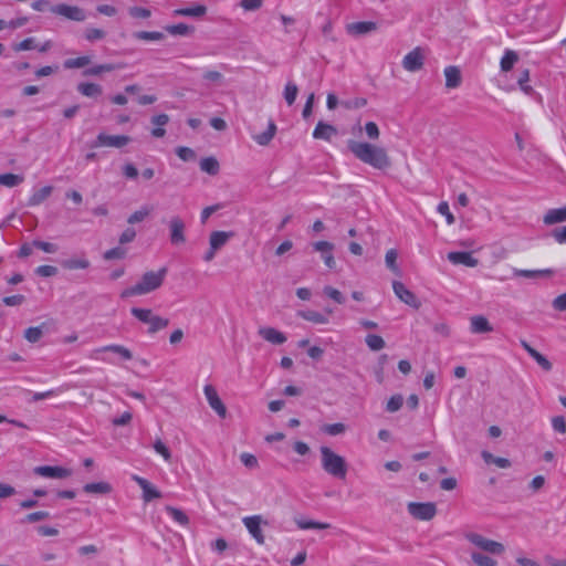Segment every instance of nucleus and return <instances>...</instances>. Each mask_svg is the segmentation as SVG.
<instances>
[{"label": "nucleus", "mask_w": 566, "mask_h": 566, "mask_svg": "<svg viewBox=\"0 0 566 566\" xmlns=\"http://www.w3.org/2000/svg\"><path fill=\"white\" fill-rule=\"evenodd\" d=\"M98 352H112L118 354L125 360L133 358L132 352L122 345H107L98 349Z\"/></svg>", "instance_id": "39"}, {"label": "nucleus", "mask_w": 566, "mask_h": 566, "mask_svg": "<svg viewBox=\"0 0 566 566\" xmlns=\"http://www.w3.org/2000/svg\"><path fill=\"white\" fill-rule=\"evenodd\" d=\"M83 491L88 494H109L113 491V486L108 482H93L87 483L83 486Z\"/></svg>", "instance_id": "26"}, {"label": "nucleus", "mask_w": 566, "mask_h": 566, "mask_svg": "<svg viewBox=\"0 0 566 566\" xmlns=\"http://www.w3.org/2000/svg\"><path fill=\"white\" fill-rule=\"evenodd\" d=\"M481 457L486 464H495L497 468L507 469L512 465L511 461L506 458L495 457L491 452L483 450Z\"/></svg>", "instance_id": "29"}, {"label": "nucleus", "mask_w": 566, "mask_h": 566, "mask_svg": "<svg viewBox=\"0 0 566 566\" xmlns=\"http://www.w3.org/2000/svg\"><path fill=\"white\" fill-rule=\"evenodd\" d=\"M167 271L166 266L157 271H148L143 276V283H161L166 279Z\"/></svg>", "instance_id": "33"}, {"label": "nucleus", "mask_w": 566, "mask_h": 566, "mask_svg": "<svg viewBox=\"0 0 566 566\" xmlns=\"http://www.w3.org/2000/svg\"><path fill=\"white\" fill-rule=\"evenodd\" d=\"M554 270H514V279H525L535 281H547L554 277Z\"/></svg>", "instance_id": "11"}, {"label": "nucleus", "mask_w": 566, "mask_h": 566, "mask_svg": "<svg viewBox=\"0 0 566 566\" xmlns=\"http://www.w3.org/2000/svg\"><path fill=\"white\" fill-rule=\"evenodd\" d=\"M91 57L85 55V56H78V57H75V59H67L64 61V67L65 69H81V67H84L86 65H88L91 63Z\"/></svg>", "instance_id": "45"}, {"label": "nucleus", "mask_w": 566, "mask_h": 566, "mask_svg": "<svg viewBox=\"0 0 566 566\" xmlns=\"http://www.w3.org/2000/svg\"><path fill=\"white\" fill-rule=\"evenodd\" d=\"M470 329L473 334L491 333L493 327L482 315H475L470 318Z\"/></svg>", "instance_id": "24"}, {"label": "nucleus", "mask_w": 566, "mask_h": 566, "mask_svg": "<svg viewBox=\"0 0 566 566\" xmlns=\"http://www.w3.org/2000/svg\"><path fill=\"white\" fill-rule=\"evenodd\" d=\"M365 342L369 349L374 352L382 349L386 345L384 338L375 334L367 335Z\"/></svg>", "instance_id": "46"}, {"label": "nucleus", "mask_w": 566, "mask_h": 566, "mask_svg": "<svg viewBox=\"0 0 566 566\" xmlns=\"http://www.w3.org/2000/svg\"><path fill=\"white\" fill-rule=\"evenodd\" d=\"M447 258L454 265H464L468 268H474L479 264V260L475 259L471 252H462V251L449 252Z\"/></svg>", "instance_id": "15"}, {"label": "nucleus", "mask_w": 566, "mask_h": 566, "mask_svg": "<svg viewBox=\"0 0 566 566\" xmlns=\"http://www.w3.org/2000/svg\"><path fill=\"white\" fill-rule=\"evenodd\" d=\"M365 132L369 139L376 140L379 138L380 132L375 122H368L365 124Z\"/></svg>", "instance_id": "62"}, {"label": "nucleus", "mask_w": 566, "mask_h": 566, "mask_svg": "<svg viewBox=\"0 0 566 566\" xmlns=\"http://www.w3.org/2000/svg\"><path fill=\"white\" fill-rule=\"evenodd\" d=\"M43 335L42 328L40 326L29 327L24 332V337L30 343H36L41 339Z\"/></svg>", "instance_id": "55"}, {"label": "nucleus", "mask_w": 566, "mask_h": 566, "mask_svg": "<svg viewBox=\"0 0 566 566\" xmlns=\"http://www.w3.org/2000/svg\"><path fill=\"white\" fill-rule=\"evenodd\" d=\"M402 403H403L402 396L401 395H395V396H392L388 400L386 409L389 412H396V411H398L401 408Z\"/></svg>", "instance_id": "58"}, {"label": "nucleus", "mask_w": 566, "mask_h": 566, "mask_svg": "<svg viewBox=\"0 0 566 566\" xmlns=\"http://www.w3.org/2000/svg\"><path fill=\"white\" fill-rule=\"evenodd\" d=\"M51 12L54 14L64 17L72 21H84L86 19V14L83 9L76 6L69 4H56L51 7Z\"/></svg>", "instance_id": "9"}, {"label": "nucleus", "mask_w": 566, "mask_h": 566, "mask_svg": "<svg viewBox=\"0 0 566 566\" xmlns=\"http://www.w3.org/2000/svg\"><path fill=\"white\" fill-rule=\"evenodd\" d=\"M132 314L140 322L148 324L149 325L148 332L151 334L166 328L169 324L168 318L154 315L151 310H148V308L133 307Z\"/></svg>", "instance_id": "3"}, {"label": "nucleus", "mask_w": 566, "mask_h": 566, "mask_svg": "<svg viewBox=\"0 0 566 566\" xmlns=\"http://www.w3.org/2000/svg\"><path fill=\"white\" fill-rule=\"evenodd\" d=\"M34 473L43 478L65 479L72 474V471L62 467L41 465L34 468Z\"/></svg>", "instance_id": "13"}, {"label": "nucleus", "mask_w": 566, "mask_h": 566, "mask_svg": "<svg viewBox=\"0 0 566 566\" xmlns=\"http://www.w3.org/2000/svg\"><path fill=\"white\" fill-rule=\"evenodd\" d=\"M522 347L527 352V354L544 369L545 371H549L553 368L552 363L539 352L533 348L526 340H521Z\"/></svg>", "instance_id": "19"}, {"label": "nucleus", "mask_w": 566, "mask_h": 566, "mask_svg": "<svg viewBox=\"0 0 566 566\" xmlns=\"http://www.w3.org/2000/svg\"><path fill=\"white\" fill-rule=\"evenodd\" d=\"M549 235L559 244L566 243V226L553 229Z\"/></svg>", "instance_id": "60"}, {"label": "nucleus", "mask_w": 566, "mask_h": 566, "mask_svg": "<svg viewBox=\"0 0 566 566\" xmlns=\"http://www.w3.org/2000/svg\"><path fill=\"white\" fill-rule=\"evenodd\" d=\"M397 259H398V253L395 249H390L386 252V255H385V263H386V266L391 271L394 272L395 274H398L400 273V270H399V266L397 264Z\"/></svg>", "instance_id": "42"}, {"label": "nucleus", "mask_w": 566, "mask_h": 566, "mask_svg": "<svg viewBox=\"0 0 566 566\" xmlns=\"http://www.w3.org/2000/svg\"><path fill=\"white\" fill-rule=\"evenodd\" d=\"M77 91L86 97H98L103 93L101 85L96 83L84 82L77 85Z\"/></svg>", "instance_id": "27"}, {"label": "nucleus", "mask_w": 566, "mask_h": 566, "mask_svg": "<svg viewBox=\"0 0 566 566\" xmlns=\"http://www.w3.org/2000/svg\"><path fill=\"white\" fill-rule=\"evenodd\" d=\"M259 335L266 342L275 345H281L286 342V336L273 327L259 328Z\"/></svg>", "instance_id": "21"}, {"label": "nucleus", "mask_w": 566, "mask_h": 566, "mask_svg": "<svg viewBox=\"0 0 566 566\" xmlns=\"http://www.w3.org/2000/svg\"><path fill=\"white\" fill-rule=\"evenodd\" d=\"M105 31L97 28H88L84 33L85 39L90 42L102 40L105 38Z\"/></svg>", "instance_id": "54"}, {"label": "nucleus", "mask_w": 566, "mask_h": 566, "mask_svg": "<svg viewBox=\"0 0 566 566\" xmlns=\"http://www.w3.org/2000/svg\"><path fill=\"white\" fill-rule=\"evenodd\" d=\"M151 212V209L149 207H142L139 210L135 211L128 217L127 222L129 224L142 222L144 219H146L149 213Z\"/></svg>", "instance_id": "50"}, {"label": "nucleus", "mask_w": 566, "mask_h": 566, "mask_svg": "<svg viewBox=\"0 0 566 566\" xmlns=\"http://www.w3.org/2000/svg\"><path fill=\"white\" fill-rule=\"evenodd\" d=\"M517 60H518V56L514 51H511V50L506 51L504 56L501 60L502 71H504V72L510 71L513 67V65L517 62Z\"/></svg>", "instance_id": "47"}, {"label": "nucleus", "mask_w": 566, "mask_h": 566, "mask_svg": "<svg viewBox=\"0 0 566 566\" xmlns=\"http://www.w3.org/2000/svg\"><path fill=\"white\" fill-rule=\"evenodd\" d=\"M132 479L143 490V500L145 502H150L155 499L161 497V493L148 480H146L139 475H133Z\"/></svg>", "instance_id": "16"}, {"label": "nucleus", "mask_w": 566, "mask_h": 566, "mask_svg": "<svg viewBox=\"0 0 566 566\" xmlns=\"http://www.w3.org/2000/svg\"><path fill=\"white\" fill-rule=\"evenodd\" d=\"M130 143V137L126 135H107L99 133L96 139L92 144V147H111V148H123Z\"/></svg>", "instance_id": "7"}, {"label": "nucleus", "mask_w": 566, "mask_h": 566, "mask_svg": "<svg viewBox=\"0 0 566 566\" xmlns=\"http://www.w3.org/2000/svg\"><path fill=\"white\" fill-rule=\"evenodd\" d=\"M530 82V71L527 69H524L523 71H521L520 73V76L517 78V84L520 86V88L527 95H531L533 94L534 90L533 87L528 84Z\"/></svg>", "instance_id": "44"}, {"label": "nucleus", "mask_w": 566, "mask_h": 566, "mask_svg": "<svg viewBox=\"0 0 566 566\" xmlns=\"http://www.w3.org/2000/svg\"><path fill=\"white\" fill-rule=\"evenodd\" d=\"M553 429L562 434L566 432V420L563 416H556L552 419Z\"/></svg>", "instance_id": "64"}, {"label": "nucleus", "mask_w": 566, "mask_h": 566, "mask_svg": "<svg viewBox=\"0 0 566 566\" xmlns=\"http://www.w3.org/2000/svg\"><path fill=\"white\" fill-rule=\"evenodd\" d=\"M446 77V87L453 90L458 88L462 83V74L459 66L449 65L443 71Z\"/></svg>", "instance_id": "17"}, {"label": "nucleus", "mask_w": 566, "mask_h": 566, "mask_svg": "<svg viewBox=\"0 0 566 566\" xmlns=\"http://www.w3.org/2000/svg\"><path fill=\"white\" fill-rule=\"evenodd\" d=\"M298 316L315 324H326L328 322L325 315L315 311H301L298 312Z\"/></svg>", "instance_id": "38"}, {"label": "nucleus", "mask_w": 566, "mask_h": 566, "mask_svg": "<svg viewBox=\"0 0 566 566\" xmlns=\"http://www.w3.org/2000/svg\"><path fill=\"white\" fill-rule=\"evenodd\" d=\"M202 78L209 83L221 85L224 81V76L219 71L209 70L202 74Z\"/></svg>", "instance_id": "52"}, {"label": "nucleus", "mask_w": 566, "mask_h": 566, "mask_svg": "<svg viewBox=\"0 0 566 566\" xmlns=\"http://www.w3.org/2000/svg\"><path fill=\"white\" fill-rule=\"evenodd\" d=\"M378 25L374 21L352 22L346 25V32L355 38L363 36L377 31Z\"/></svg>", "instance_id": "12"}, {"label": "nucleus", "mask_w": 566, "mask_h": 566, "mask_svg": "<svg viewBox=\"0 0 566 566\" xmlns=\"http://www.w3.org/2000/svg\"><path fill=\"white\" fill-rule=\"evenodd\" d=\"M126 255V249L122 248V247H116V248H113L111 250H107L105 253H104V259L105 260H114V259H124Z\"/></svg>", "instance_id": "59"}, {"label": "nucleus", "mask_w": 566, "mask_h": 566, "mask_svg": "<svg viewBox=\"0 0 566 566\" xmlns=\"http://www.w3.org/2000/svg\"><path fill=\"white\" fill-rule=\"evenodd\" d=\"M295 524L301 530H310V528L327 530L331 527V525L328 523L316 522V521L305 520V518H295Z\"/></svg>", "instance_id": "34"}, {"label": "nucleus", "mask_w": 566, "mask_h": 566, "mask_svg": "<svg viewBox=\"0 0 566 566\" xmlns=\"http://www.w3.org/2000/svg\"><path fill=\"white\" fill-rule=\"evenodd\" d=\"M24 180L23 176L14 174L0 175V185L12 188L19 186Z\"/></svg>", "instance_id": "41"}, {"label": "nucleus", "mask_w": 566, "mask_h": 566, "mask_svg": "<svg viewBox=\"0 0 566 566\" xmlns=\"http://www.w3.org/2000/svg\"><path fill=\"white\" fill-rule=\"evenodd\" d=\"M240 460L248 469H255L259 464L256 457L248 452L241 453Z\"/></svg>", "instance_id": "61"}, {"label": "nucleus", "mask_w": 566, "mask_h": 566, "mask_svg": "<svg viewBox=\"0 0 566 566\" xmlns=\"http://www.w3.org/2000/svg\"><path fill=\"white\" fill-rule=\"evenodd\" d=\"M337 135V129L331 124L318 122L314 132L313 137L315 139H323L329 142L334 136Z\"/></svg>", "instance_id": "20"}, {"label": "nucleus", "mask_w": 566, "mask_h": 566, "mask_svg": "<svg viewBox=\"0 0 566 566\" xmlns=\"http://www.w3.org/2000/svg\"><path fill=\"white\" fill-rule=\"evenodd\" d=\"M424 60V50L416 46L403 56L401 64L407 72L415 73L423 69Z\"/></svg>", "instance_id": "6"}, {"label": "nucleus", "mask_w": 566, "mask_h": 566, "mask_svg": "<svg viewBox=\"0 0 566 566\" xmlns=\"http://www.w3.org/2000/svg\"><path fill=\"white\" fill-rule=\"evenodd\" d=\"M158 285H133L120 293L122 298L145 295L153 292Z\"/></svg>", "instance_id": "28"}, {"label": "nucleus", "mask_w": 566, "mask_h": 566, "mask_svg": "<svg viewBox=\"0 0 566 566\" xmlns=\"http://www.w3.org/2000/svg\"><path fill=\"white\" fill-rule=\"evenodd\" d=\"M471 559L478 566H497V562L494 558L479 552H472Z\"/></svg>", "instance_id": "40"}, {"label": "nucleus", "mask_w": 566, "mask_h": 566, "mask_svg": "<svg viewBox=\"0 0 566 566\" xmlns=\"http://www.w3.org/2000/svg\"><path fill=\"white\" fill-rule=\"evenodd\" d=\"M154 449L158 454H160L164 458L166 462L171 461V452L160 439H157L154 442Z\"/></svg>", "instance_id": "53"}, {"label": "nucleus", "mask_w": 566, "mask_h": 566, "mask_svg": "<svg viewBox=\"0 0 566 566\" xmlns=\"http://www.w3.org/2000/svg\"><path fill=\"white\" fill-rule=\"evenodd\" d=\"M62 266L67 270H78L86 269L90 265V262L86 258H71L62 261Z\"/></svg>", "instance_id": "35"}, {"label": "nucleus", "mask_w": 566, "mask_h": 566, "mask_svg": "<svg viewBox=\"0 0 566 566\" xmlns=\"http://www.w3.org/2000/svg\"><path fill=\"white\" fill-rule=\"evenodd\" d=\"M244 526L247 527L250 535L256 541L258 544L263 545L265 542L264 534L261 525L268 524L261 515L245 516L242 518Z\"/></svg>", "instance_id": "8"}, {"label": "nucleus", "mask_w": 566, "mask_h": 566, "mask_svg": "<svg viewBox=\"0 0 566 566\" xmlns=\"http://www.w3.org/2000/svg\"><path fill=\"white\" fill-rule=\"evenodd\" d=\"M465 538L480 548L492 555H502L505 552V547L502 543L484 537L483 535L474 532L465 534Z\"/></svg>", "instance_id": "4"}, {"label": "nucleus", "mask_w": 566, "mask_h": 566, "mask_svg": "<svg viewBox=\"0 0 566 566\" xmlns=\"http://www.w3.org/2000/svg\"><path fill=\"white\" fill-rule=\"evenodd\" d=\"M207 13V7L200 3H196L189 8L176 9L174 15L176 17H191L201 18Z\"/></svg>", "instance_id": "25"}, {"label": "nucleus", "mask_w": 566, "mask_h": 566, "mask_svg": "<svg viewBox=\"0 0 566 566\" xmlns=\"http://www.w3.org/2000/svg\"><path fill=\"white\" fill-rule=\"evenodd\" d=\"M166 511L170 514V516L174 518V521L177 522L178 524L184 525V526L189 524L188 516L181 510L170 506V505H167Z\"/></svg>", "instance_id": "43"}, {"label": "nucleus", "mask_w": 566, "mask_h": 566, "mask_svg": "<svg viewBox=\"0 0 566 566\" xmlns=\"http://www.w3.org/2000/svg\"><path fill=\"white\" fill-rule=\"evenodd\" d=\"M200 169L211 176H216L219 172L220 166L214 157H206L200 161Z\"/></svg>", "instance_id": "36"}, {"label": "nucleus", "mask_w": 566, "mask_h": 566, "mask_svg": "<svg viewBox=\"0 0 566 566\" xmlns=\"http://www.w3.org/2000/svg\"><path fill=\"white\" fill-rule=\"evenodd\" d=\"M170 242L175 245L185 243V222L179 217H172L169 221Z\"/></svg>", "instance_id": "14"}, {"label": "nucleus", "mask_w": 566, "mask_h": 566, "mask_svg": "<svg viewBox=\"0 0 566 566\" xmlns=\"http://www.w3.org/2000/svg\"><path fill=\"white\" fill-rule=\"evenodd\" d=\"M205 396L209 406L217 412L220 418L227 417V408L220 399L217 389L212 385H206L203 388Z\"/></svg>", "instance_id": "10"}, {"label": "nucleus", "mask_w": 566, "mask_h": 566, "mask_svg": "<svg viewBox=\"0 0 566 566\" xmlns=\"http://www.w3.org/2000/svg\"><path fill=\"white\" fill-rule=\"evenodd\" d=\"M134 38L144 41H160L164 39V34L158 31H138L134 33Z\"/></svg>", "instance_id": "49"}, {"label": "nucleus", "mask_w": 566, "mask_h": 566, "mask_svg": "<svg viewBox=\"0 0 566 566\" xmlns=\"http://www.w3.org/2000/svg\"><path fill=\"white\" fill-rule=\"evenodd\" d=\"M49 517H50L49 512L38 511V512H33V513L25 515L24 518L22 520V523H35V522H39L42 520H46Z\"/></svg>", "instance_id": "57"}, {"label": "nucleus", "mask_w": 566, "mask_h": 566, "mask_svg": "<svg viewBox=\"0 0 566 566\" xmlns=\"http://www.w3.org/2000/svg\"><path fill=\"white\" fill-rule=\"evenodd\" d=\"M277 127L274 120L270 119L265 132L252 135L253 140L260 146H268L276 134Z\"/></svg>", "instance_id": "23"}, {"label": "nucleus", "mask_w": 566, "mask_h": 566, "mask_svg": "<svg viewBox=\"0 0 566 566\" xmlns=\"http://www.w3.org/2000/svg\"><path fill=\"white\" fill-rule=\"evenodd\" d=\"M166 30L171 35H189L193 33L195 28L186 23H178L166 27Z\"/></svg>", "instance_id": "37"}, {"label": "nucleus", "mask_w": 566, "mask_h": 566, "mask_svg": "<svg viewBox=\"0 0 566 566\" xmlns=\"http://www.w3.org/2000/svg\"><path fill=\"white\" fill-rule=\"evenodd\" d=\"M321 430L328 436H338L346 431V426L342 422L324 424Z\"/></svg>", "instance_id": "51"}, {"label": "nucleus", "mask_w": 566, "mask_h": 566, "mask_svg": "<svg viewBox=\"0 0 566 566\" xmlns=\"http://www.w3.org/2000/svg\"><path fill=\"white\" fill-rule=\"evenodd\" d=\"M231 235H232V233H230V232L213 231L210 234V239H209L210 247L212 248V250H219L228 242V240L230 239Z\"/></svg>", "instance_id": "31"}, {"label": "nucleus", "mask_w": 566, "mask_h": 566, "mask_svg": "<svg viewBox=\"0 0 566 566\" xmlns=\"http://www.w3.org/2000/svg\"><path fill=\"white\" fill-rule=\"evenodd\" d=\"M347 148L358 160L375 169L382 170L391 166L390 157L384 147L349 139L347 142Z\"/></svg>", "instance_id": "1"}, {"label": "nucleus", "mask_w": 566, "mask_h": 566, "mask_svg": "<svg viewBox=\"0 0 566 566\" xmlns=\"http://www.w3.org/2000/svg\"><path fill=\"white\" fill-rule=\"evenodd\" d=\"M12 49L15 52H21V51H28V50L36 49L35 39L34 38H27L23 41H21L20 43L13 44Z\"/></svg>", "instance_id": "56"}, {"label": "nucleus", "mask_w": 566, "mask_h": 566, "mask_svg": "<svg viewBox=\"0 0 566 566\" xmlns=\"http://www.w3.org/2000/svg\"><path fill=\"white\" fill-rule=\"evenodd\" d=\"M543 222L546 226L566 222V206L547 210L543 216Z\"/></svg>", "instance_id": "22"}, {"label": "nucleus", "mask_w": 566, "mask_h": 566, "mask_svg": "<svg viewBox=\"0 0 566 566\" xmlns=\"http://www.w3.org/2000/svg\"><path fill=\"white\" fill-rule=\"evenodd\" d=\"M119 67H120V65L113 64V63L98 64V65H95L93 67L86 69L83 72V75L84 76H98L102 73L113 72V71H115V70H117Z\"/></svg>", "instance_id": "32"}, {"label": "nucleus", "mask_w": 566, "mask_h": 566, "mask_svg": "<svg viewBox=\"0 0 566 566\" xmlns=\"http://www.w3.org/2000/svg\"><path fill=\"white\" fill-rule=\"evenodd\" d=\"M409 514L418 521H431L437 514V505L433 502H409Z\"/></svg>", "instance_id": "5"}, {"label": "nucleus", "mask_w": 566, "mask_h": 566, "mask_svg": "<svg viewBox=\"0 0 566 566\" xmlns=\"http://www.w3.org/2000/svg\"><path fill=\"white\" fill-rule=\"evenodd\" d=\"M396 295L406 304L413 308H419L420 300L407 287V285H392Z\"/></svg>", "instance_id": "18"}, {"label": "nucleus", "mask_w": 566, "mask_h": 566, "mask_svg": "<svg viewBox=\"0 0 566 566\" xmlns=\"http://www.w3.org/2000/svg\"><path fill=\"white\" fill-rule=\"evenodd\" d=\"M298 93V87L293 82H287L284 87V99L287 105H293Z\"/></svg>", "instance_id": "48"}, {"label": "nucleus", "mask_w": 566, "mask_h": 566, "mask_svg": "<svg viewBox=\"0 0 566 566\" xmlns=\"http://www.w3.org/2000/svg\"><path fill=\"white\" fill-rule=\"evenodd\" d=\"M322 469L331 476L345 480L348 471V465L344 457L333 451L327 446L319 448Z\"/></svg>", "instance_id": "2"}, {"label": "nucleus", "mask_w": 566, "mask_h": 566, "mask_svg": "<svg viewBox=\"0 0 566 566\" xmlns=\"http://www.w3.org/2000/svg\"><path fill=\"white\" fill-rule=\"evenodd\" d=\"M53 187L52 186H45L41 188L40 190L35 191L28 201V206L35 207L41 205L43 201H45L52 193Z\"/></svg>", "instance_id": "30"}, {"label": "nucleus", "mask_w": 566, "mask_h": 566, "mask_svg": "<svg viewBox=\"0 0 566 566\" xmlns=\"http://www.w3.org/2000/svg\"><path fill=\"white\" fill-rule=\"evenodd\" d=\"M128 12L133 18H139V19H148L151 14L149 9L142 8V7H130L128 9Z\"/></svg>", "instance_id": "63"}]
</instances>
